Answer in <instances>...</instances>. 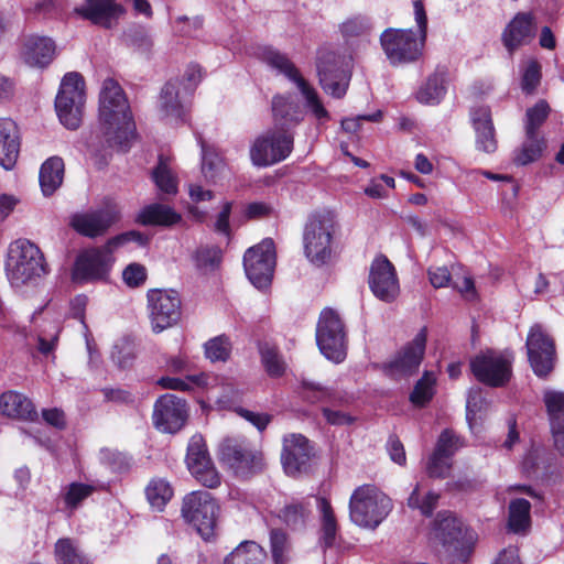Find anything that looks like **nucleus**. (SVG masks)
<instances>
[{"mask_svg": "<svg viewBox=\"0 0 564 564\" xmlns=\"http://www.w3.org/2000/svg\"><path fill=\"white\" fill-rule=\"evenodd\" d=\"M316 67L323 90L334 98H343L349 86L350 73L340 57L333 51H319Z\"/></svg>", "mask_w": 564, "mask_h": 564, "instance_id": "nucleus-16", "label": "nucleus"}, {"mask_svg": "<svg viewBox=\"0 0 564 564\" xmlns=\"http://www.w3.org/2000/svg\"><path fill=\"white\" fill-rule=\"evenodd\" d=\"M46 273V264L41 250L28 240H19L11 246L7 261V275L14 289L35 285Z\"/></svg>", "mask_w": 564, "mask_h": 564, "instance_id": "nucleus-5", "label": "nucleus"}, {"mask_svg": "<svg viewBox=\"0 0 564 564\" xmlns=\"http://www.w3.org/2000/svg\"><path fill=\"white\" fill-rule=\"evenodd\" d=\"M181 83V89L188 97L194 93L202 79L200 68L197 65H191L184 72L182 78H177Z\"/></svg>", "mask_w": 564, "mask_h": 564, "instance_id": "nucleus-63", "label": "nucleus"}, {"mask_svg": "<svg viewBox=\"0 0 564 564\" xmlns=\"http://www.w3.org/2000/svg\"><path fill=\"white\" fill-rule=\"evenodd\" d=\"M368 283L373 295L383 302L391 303L399 295L400 286L395 268L384 254L373 259Z\"/></svg>", "mask_w": 564, "mask_h": 564, "instance_id": "nucleus-21", "label": "nucleus"}, {"mask_svg": "<svg viewBox=\"0 0 564 564\" xmlns=\"http://www.w3.org/2000/svg\"><path fill=\"white\" fill-rule=\"evenodd\" d=\"M337 229L334 212L323 209L310 215L303 230V252L314 267L322 268L332 263L333 238Z\"/></svg>", "mask_w": 564, "mask_h": 564, "instance_id": "nucleus-2", "label": "nucleus"}, {"mask_svg": "<svg viewBox=\"0 0 564 564\" xmlns=\"http://www.w3.org/2000/svg\"><path fill=\"white\" fill-rule=\"evenodd\" d=\"M149 239V236L140 231L130 230L110 238L107 241V248H111L112 251H115L117 248L124 246L131 241L137 242L139 246H145L148 245Z\"/></svg>", "mask_w": 564, "mask_h": 564, "instance_id": "nucleus-62", "label": "nucleus"}, {"mask_svg": "<svg viewBox=\"0 0 564 564\" xmlns=\"http://www.w3.org/2000/svg\"><path fill=\"white\" fill-rule=\"evenodd\" d=\"M153 180L161 192L174 195L177 192V180L169 166L164 156L159 158V163L152 173Z\"/></svg>", "mask_w": 564, "mask_h": 564, "instance_id": "nucleus-48", "label": "nucleus"}, {"mask_svg": "<svg viewBox=\"0 0 564 564\" xmlns=\"http://www.w3.org/2000/svg\"><path fill=\"white\" fill-rule=\"evenodd\" d=\"M460 446L459 436L446 429L440 434L433 453L452 459Z\"/></svg>", "mask_w": 564, "mask_h": 564, "instance_id": "nucleus-56", "label": "nucleus"}, {"mask_svg": "<svg viewBox=\"0 0 564 564\" xmlns=\"http://www.w3.org/2000/svg\"><path fill=\"white\" fill-rule=\"evenodd\" d=\"M147 498L150 505L158 510L166 505L173 496V489L164 479H153L145 489Z\"/></svg>", "mask_w": 564, "mask_h": 564, "instance_id": "nucleus-50", "label": "nucleus"}, {"mask_svg": "<svg viewBox=\"0 0 564 564\" xmlns=\"http://www.w3.org/2000/svg\"><path fill=\"white\" fill-rule=\"evenodd\" d=\"M311 457L312 447L305 436L292 434L289 438L284 440L281 458L286 473H299L307 465Z\"/></svg>", "mask_w": 564, "mask_h": 564, "instance_id": "nucleus-26", "label": "nucleus"}, {"mask_svg": "<svg viewBox=\"0 0 564 564\" xmlns=\"http://www.w3.org/2000/svg\"><path fill=\"white\" fill-rule=\"evenodd\" d=\"M433 533L445 551L462 563H467L474 552L477 535L465 527L452 511L443 510L433 521Z\"/></svg>", "mask_w": 564, "mask_h": 564, "instance_id": "nucleus-4", "label": "nucleus"}, {"mask_svg": "<svg viewBox=\"0 0 564 564\" xmlns=\"http://www.w3.org/2000/svg\"><path fill=\"white\" fill-rule=\"evenodd\" d=\"M291 131L270 129L256 138L250 147V160L254 166L267 167L284 161L293 151Z\"/></svg>", "mask_w": 564, "mask_h": 564, "instance_id": "nucleus-10", "label": "nucleus"}, {"mask_svg": "<svg viewBox=\"0 0 564 564\" xmlns=\"http://www.w3.org/2000/svg\"><path fill=\"white\" fill-rule=\"evenodd\" d=\"M20 153V135L15 122L0 118V165L10 170L17 163Z\"/></svg>", "mask_w": 564, "mask_h": 564, "instance_id": "nucleus-31", "label": "nucleus"}, {"mask_svg": "<svg viewBox=\"0 0 564 564\" xmlns=\"http://www.w3.org/2000/svg\"><path fill=\"white\" fill-rule=\"evenodd\" d=\"M435 379L432 373L425 371L421 379L414 384L410 393V401L416 408H424L433 399V386Z\"/></svg>", "mask_w": 564, "mask_h": 564, "instance_id": "nucleus-49", "label": "nucleus"}, {"mask_svg": "<svg viewBox=\"0 0 564 564\" xmlns=\"http://www.w3.org/2000/svg\"><path fill=\"white\" fill-rule=\"evenodd\" d=\"M306 100V106L317 120H328L329 113L319 99L317 91L306 82L301 80L297 85Z\"/></svg>", "mask_w": 564, "mask_h": 564, "instance_id": "nucleus-52", "label": "nucleus"}, {"mask_svg": "<svg viewBox=\"0 0 564 564\" xmlns=\"http://www.w3.org/2000/svg\"><path fill=\"white\" fill-rule=\"evenodd\" d=\"M301 397L312 404H335L338 400L336 391L307 379L301 380Z\"/></svg>", "mask_w": 564, "mask_h": 564, "instance_id": "nucleus-42", "label": "nucleus"}, {"mask_svg": "<svg viewBox=\"0 0 564 564\" xmlns=\"http://www.w3.org/2000/svg\"><path fill=\"white\" fill-rule=\"evenodd\" d=\"M95 491V487L82 482H72L67 486L64 494V501L68 509H76L83 500L88 498Z\"/></svg>", "mask_w": 564, "mask_h": 564, "instance_id": "nucleus-57", "label": "nucleus"}, {"mask_svg": "<svg viewBox=\"0 0 564 564\" xmlns=\"http://www.w3.org/2000/svg\"><path fill=\"white\" fill-rule=\"evenodd\" d=\"M0 413L12 419L34 421L37 412L33 402L22 393L8 391L0 397Z\"/></svg>", "mask_w": 564, "mask_h": 564, "instance_id": "nucleus-32", "label": "nucleus"}, {"mask_svg": "<svg viewBox=\"0 0 564 564\" xmlns=\"http://www.w3.org/2000/svg\"><path fill=\"white\" fill-rule=\"evenodd\" d=\"M488 401L485 398L480 388H473L469 390L466 401V420L469 426L477 420L478 413L486 411Z\"/></svg>", "mask_w": 564, "mask_h": 564, "instance_id": "nucleus-55", "label": "nucleus"}, {"mask_svg": "<svg viewBox=\"0 0 564 564\" xmlns=\"http://www.w3.org/2000/svg\"><path fill=\"white\" fill-rule=\"evenodd\" d=\"M311 514L310 505L303 501H292L279 511V519L289 528L295 530L305 527Z\"/></svg>", "mask_w": 564, "mask_h": 564, "instance_id": "nucleus-43", "label": "nucleus"}, {"mask_svg": "<svg viewBox=\"0 0 564 564\" xmlns=\"http://www.w3.org/2000/svg\"><path fill=\"white\" fill-rule=\"evenodd\" d=\"M469 367L478 382L491 388L505 387L512 376V359L492 349L473 357Z\"/></svg>", "mask_w": 564, "mask_h": 564, "instance_id": "nucleus-12", "label": "nucleus"}, {"mask_svg": "<svg viewBox=\"0 0 564 564\" xmlns=\"http://www.w3.org/2000/svg\"><path fill=\"white\" fill-rule=\"evenodd\" d=\"M182 516L205 540L212 538V494L207 490L193 491L185 496Z\"/></svg>", "mask_w": 564, "mask_h": 564, "instance_id": "nucleus-20", "label": "nucleus"}, {"mask_svg": "<svg viewBox=\"0 0 564 564\" xmlns=\"http://www.w3.org/2000/svg\"><path fill=\"white\" fill-rule=\"evenodd\" d=\"M316 343L321 352L336 364L347 356V337L345 325L333 308H324L316 326Z\"/></svg>", "mask_w": 564, "mask_h": 564, "instance_id": "nucleus-7", "label": "nucleus"}, {"mask_svg": "<svg viewBox=\"0 0 564 564\" xmlns=\"http://www.w3.org/2000/svg\"><path fill=\"white\" fill-rule=\"evenodd\" d=\"M59 325L55 322H50L36 334V350L44 357L55 358L54 351L58 344Z\"/></svg>", "mask_w": 564, "mask_h": 564, "instance_id": "nucleus-44", "label": "nucleus"}, {"mask_svg": "<svg viewBox=\"0 0 564 564\" xmlns=\"http://www.w3.org/2000/svg\"><path fill=\"white\" fill-rule=\"evenodd\" d=\"M188 96L181 89L178 79H170L162 87L158 107L161 116L170 120H180L185 112V105Z\"/></svg>", "mask_w": 564, "mask_h": 564, "instance_id": "nucleus-27", "label": "nucleus"}, {"mask_svg": "<svg viewBox=\"0 0 564 564\" xmlns=\"http://www.w3.org/2000/svg\"><path fill=\"white\" fill-rule=\"evenodd\" d=\"M370 29L368 18L361 14L349 17L339 24V32L346 40L364 36L370 32Z\"/></svg>", "mask_w": 564, "mask_h": 564, "instance_id": "nucleus-51", "label": "nucleus"}, {"mask_svg": "<svg viewBox=\"0 0 564 564\" xmlns=\"http://www.w3.org/2000/svg\"><path fill=\"white\" fill-rule=\"evenodd\" d=\"M180 219L181 216L176 214L171 207L161 204L147 206L139 213L137 217V221L144 226H169L176 224Z\"/></svg>", "mask_w": 564, "mask_h": 564, "instance_id": "nucleus-39", "label": "nucleus"}, {"mask_svg": "<svg viewBox=\"0 0 564 564\" xmlns=\"http://www.w3.org/2000/svg\"><path fill=\"white\" fill-rule=\"evenodd\" d=\"M126 284L130 288H138L147 280V270L140 263H130L122 272Z\"/></svg>", "mask_w": 564, "mask_h": 564, "instance_id": "nucleus-64", "label": "nucleus"}, {"mask_svg": "<svg viewBox=\"0 0 564 564\" xmlns=\"http://www.w3.org/2000/svg\"><path fill=\"white\" fill-rule=\"evenodd\" d=\"M124 41L142 52H148L152 46L149 32L140 25H132L124 31Z\"/></svg>", "mask_w": 564, "mask_h": 564, "instance_id": "nucleus-58", "label": "nucleus"}, {"mask_svg": "<svg viewBox=\"0 0 564 564\" xmlns=\"http://www.w3.org/2000/svg\"><path fill=\"white\" fill-rule=\"evenodd\" d=\"M112 249L102 247L90 248L82 252L75 262L73 278L75 281L105 280L115 261Z\"/></svg>", "mask_w": 564, "mask_h": 564, "instance_id": "nucleus-19", "label": "nucleus"}, {"mask_svg": "<svg viewBox=\"0 0 564 564\" xmlns=\"http://www.w3.org/2000/svg\"><path fill=\"white\" fill-rule=\"evenodd\" d=\"M452 468V459L432 453L426 464V474L430 478L444 479Z\"/></svg>", "mask_w": 564, "mask_h": 564, "instance_id": "nucleus-60", "label": "nucleus"}, {"mask_svg": "<svg viewBox=\"0 0 564 564\" xmlns=\"http://www.w3.org/2000/svg\"><path fill=\"white\" fill-rule=\"evenodd\" d=\"M427 343V327L423 326L414 338L406 343L394 357L382 365L383 372L393 378L401 379L417 373L423 361Z\"/></svg>", "mask_w": 564, "mask_h": 564, "instance_id": "nucleus-13", "label": "nucleus"}, {"mask_svg": "<svg viewBox=\"0 0 564 564\" xmlns=\"http://www.w3.org/2000/svg\"><path fill=\"white\" fill-rule=\"evenodd\" d=\"M187 419L188 405L184 399L166 393L155 401L152 420L159 431L174 434L184 427Z\"/></svg>", "mask_w": 564, "mask_h": 564, "instance_id": "nucleus-18", "label": "nucleus"}, {"mask_svg": "<svg viewBox=\"0 0 564 564\" xmlns=\"http://www.w3.org/2000/svg\"><path fill=\"white\" fill-rule=\"evenodd\" d=\"M536 34V21L532 12H518L505 28L501 41L507 51L516 50L532 42Z\"/></svg>", "mask_w": 564, "mask_h": 564, "instance_id": "nucleus-23", "label": "nucleus"}, {"mask_svg": "<svg viewBox=\"0 0 564 564\" xmlns=\"http://www.w3.org/2000/svg\"><path fill=\"white\" fill-rule=\"evenodd\" d=\"M85 105V83L78 73H68L61 83L55 108L61 122L68 129L80 126Z\"/></svg>", "mask_w": 564, "mask_h": 564, "instance_id": "nucleus-8", "label": "nucleus"}, {"mask_svg": "<svg viewBox=\"0 0 564 564\" xmlns=\"http://www.w3.org/2000/svg\"><path fill=\"white\" fill-rule=\"evenodd\" d=\"M121 219V209L113 200H106L101 207L72 217L70 226L82 236H104Z\"/></svg>", "mask_w": 564, "mask_h": 564, "instance_id": "nucleus-17", "label": "nucleus"}, {"mask_svg": "<svg viewBox=\"0 0 564 564\" xmlns=\"http://www.w3.org/2000/svg\"><path fill=\"white\" fill-rule=\"evenodd\" d=\"M265 558L267 551L259 543L246 540L224 558L223 564H263Z\"/></svg>", "mask_w": 564, "mask_h": 564, "instance_id": "nucleus-35", "label": "nucleus"}, {"mask_svg": "<svg viewBox=\"0 0 564 564\" xmlns=\"http://www.w3.org/2000/svg\"><path fill=\"white\" fill-rule=\"evenodd\" d=\"M543 401L549 415L554 446L564 457V392L547 391Z\"/></svg>", "mask_w": 564, "mask_h": 564, "instance_id": "nucleus-28", "label": "nucleus"}, {"mask_svg": "<svg viewBox=\"0 0 564 564\" xmlns=\"http://www.w3.org/2000/svg\"><path fill=\"white\" fill-rule=\"evenodd\" d=\"M75 12L93 24L110 29L124 9L116 0H85Z\"/></svg>", "mask_w": 564, "mask_h": 564, "instance_id": "nucleus-25", "label": "nucleus"}, {"mask_svg": "<svg viewBox=\"0 0 564 564\" xmlns=\"http://www.w3.org/2000/svg\"><path fill=\"white\" fill-rule=\"evenodd\" d=\"M272 116L275 129L290 131L303 120L304 112L291 96L275 95L272 98Z\"/></svg>", "mask_w": 564, "mask_h": 564, "instance_id": "nucleus-29", "label": "nucleus"}, {"mask_svg": "<svg viewBox=\"0 0 564 564\" xmlns=\"http://www.w3.org/2000/svg\"><path fill=\"white\" fill-rule=\"evenodd\" d=\"M220 466L241 480H249L265 468L264 456L242 437H226L217 448Z\"/></svg>", "mask_w": 564, "mask_h": 564, "instance_id": "nucleus-3", "label": "nucleus"}, {"mask_svg": "<svg viewBox=\"0 0 564 564\" xmlns=\"http://www.w3.org/2000/svg\"><path fill=\"white\" fill-rule=\"evenodd\" d=\"M525 347L528 359L534 375L545 379L555 366L556 350L553 338L540 325L530 328Z\"/></svg>", "mask_w": 564, "mask_h": 564, "instance_id": "nucleus-15", "label": "nucleus"}, {"mask_svg": "<svg viewBox=\"0 0 564 564\" xmlns=\"http://www.w3.org/2000/svg\"><path fill=\"white\" fill-rule=\"evenodd\" d=\"M148 307L154 333H161L178 323L182 315V301L174 290H150Z\"/></svg>", "mask_w": 564, "mask_h": 564, "instance_id": "nucleus-14", "label": "nucleus"}, {"mask_svg": "<svg viewBox=\"0 0 564 564\" xmlns=\"http://www.w3.org/2000/svg\"><path fill=\"white\" fill-rule=\"evenodd\" d=\"M262 59L271 67L276 68L279 72L284 74L296 85H300L301 80H305L290 58L273 47L263 48Z\"/></svg>", "mask_w": 564, "mask_h": 564, "instance_id": "nucleus-40", "label": "nucleus"}, {"mask_svg": "<svg viewBox=\"0 0 564 564\" xmlns=\"http://www.w3.org/2000/svg\"><path fill=\"white\" fill-rule=\"evenodd\" d=\"M276 262L275 245L272 238H264L248 248L242 263L247 278L259 290L271 285Z\"/></svg>", "mask_w": 564, "mask_h": 564, "instance_id": "nucleus-11", "label": "nucleus"}, {"mask_svg": "<svg viewBox=\"0 0 564 564\" xmlns=\"http://www.w3.org/2000/svg\"><path fill=\"white\" fill-rule=\"evenodd\" d=\"M64 162L61 158L47 159L40 170V185L45 196H51L63 183Z\"/></svg>", "mask_w": 564, "mask_h": 564, "instance_id": "nucleus-36", "label": "nucleus"}, {"mask_svg": "<svg viewBox=\"0 0 564 564\" xmlns=\"http://www.w3.org/2000/svg\"><path fill=\"white\" fill-rule=\"evenodd\" d=\"M317 501L322 513L319 543L323 549H329L334 546L336 541L338 531L337 520L330 501L327 498L321 497Z\"/></svg>", "mask_w": 564, "mask_h": 564, "instance_id": "nucleus-37", "label": "nucleus"}, {"mask_svg": "<svg viewBox=\"0 0 564 564\" xmlns=\"http://www.w3.org/2000/svg\"><path fill=\"white\" fill-rule=\"evenodd\" d=\"M258 351L261 364L269 377L280 378L285 373L286 364L276 345L269 341H259Z\"/></svg>", "mask_w": 564, "mask_h": 564, "instance_id": "nucleus-38", "label": "nucleus"}, {"mask_svg": "<svg viewBox=\"0 0 564 564\" xmlns=\"http://www.w3.org/2000/svg\"><path fill=\"white\" fill-rule=\"evenodd\" d=\"M541 65L538 61H531L522 75L521 88L525 94H532L541 82Z\"/></svg>", "mask_w": 564, "mask_h": 564, "instance_id": "nucleus-61", "label": "nucleus"}, {"mask_svg": "<svg viewBox=\"0 0 564 564\" xmlns=\"http://www.w3.org/2000/svg\"><path fill=\"white\" fill-rule=\"evenodd\" d=\"M447 67L437 66L416 93V99L424 105H437L446 94Z\"/></svg>", "mask_w": 564, "mask_h": 564, "instance_id": "nucleus-33", "label": "nucleus"}, {"mask_svg": "<svg viewBox=\"0 0 564 564\" xmlns=\"http://www.w3.org/2000/svg\"><path fill=\"white\" fill-rule=\"evenodd\" d=\"M380 45L395 66L416 62L423 54L425 41L412 29H386L380 35Z\"/></svg>", "mask_w": 564, "mask_h": 564, "instance_id": "nucleus-9", "label": "nucleus"}, {"mask_svg": "<svg viewBox=\"0 0 564 564\" xmlns=\"http://www.w3.org/2000/svg\"><path fill=\"white\" fill-rule=\"evenodd\" d=\"M469 119L476 134V149L487 154L495 153L498 149V140L490 107L487 105L471 107Z\"/></svg>", "mask_w": 564, "mask_h": 564, "instance_id": "nucleus-22", "label": "nucleus"}, {"mask_svg": "<svg viewBox=\"0 0 564 564\" xmlns=\"http://www.w3.org/2000/svg\"><path fill=\"white\" fill-rule=\"evenodd\" d=\"M55 554L58 564H90L70 539H59L55 544Z\"/></svg>", "mask_w": 564, "mask_h": 564, "instance_id": "nucleus-46", "label": "nucleus"}, {"mask_svg": "<svg viewBox=\"0 0 564 564\" xmlns=\"http://www.w3.org/2000/svg\"><path fill=\"white\" fill-rule=\"evenodd\" d=\"M551 112L546 100L540 99L525 111L524 134H541L540 128L545 123Z\"/></svg>", "mask_w": 564, "mask_h": 564, "instance_id": "nucleus-45", "label": "nucleus"}, {"mask_svg": "<svg viewBox=\"0 0 564 564\" xmlns=\"http://www.w3.org/2000/svg\"><path fill=\"white\" fill-rule=\"evenodd\" d=\"M391 510V499L375 485L357 487L349 499L350 519L362 528L376 529Z\"/></svg>", "mask_w": 564, "mask_h": 564, "instance_id": "nucleus-6", "label": "nucleus"}, {"mask_svg": "<svg viewBox=\"0 0 564 564\" xmlns=\"http://www.w3.org/2000/svg\"><path fill=\"white\" fill-rule=\"evenodd\" d=\"M531 503L524 498H517L510 501L508 528L513 533H522L531 522Z\"/></svg>", "mask_w": 564, "mask_h": 564, "instance_id": "nucleus-41", "label": "nucleus"}, {"mask_svg": "<svg viewBox=\"0 0 564 564\" xmlns=\"http://www.w3.org/2000/svg\"><path fill=\"white\" fill-rule=\"evenodd\" d=\"M55 55V43L46 36L30 35L23 41L21 57L30 66L45 67Z\"/></svg>", "mask_w": 564, "mask_h": 564, "instance_id": "nucleus-30", "label": "nucleus"}, {"mask_svg": "<svg viewBox=\"0 0 564 564\" xmlns=\"http://www.w3.org/2000/svg\"><path fill=\"white\" fill-rule=\"evenodd\" d=\"M186 465L192 476L207 488H212V459L206 440L200 434L191 437Z\"/></svg>", "mask_w": 564, "mask_h": 564, "instance_id": "nucleus-24", "label": "nucleus"}, {"mask_svg": "<svg viewBox=\"0 0 564 564\" xmlns=\"http://www.w3.org/2000/svg\"><path fill=\"white\" fill-rule=\"evenodd\" d=\"M441 495L435 491H429L422 498L421 506L417 505V487H414L410 494L406 505L412 510H419L422 516L430 518L438 505Z\"/></svg>", "mask_w": 564, "mask_h": 564, "instance_id": "nucleus-54", "label": "nucleus"}, {"mask_svg": "<svg viewBox=\"0 0 564 564\" xmlns=\"http://www.w3.org/2000/svg\"><path fill=\"white\" fill-rule=\"evenodd\" d=\"M99 120L110 147L126 151L135 135V124L128 98L112 78H106L99 94Z\"/></svg>", "mask_w": 564, "mask_h": 564, "instance_id": "nucleus-1", "label": "nucleus"}, {"mask_svg": "<svg viewBox=\"0 0 564 564\" xmlns=\"http://www.w3.org/2000/svg\"><path fill=\"white\" fill-rule=\"evenodd\" d=\"M111 358L121 369L132 366L135 359L134 346L128 340H121L113 346Z\"/></svg>", "mask_w": 564, "mask_h": 564, "instance_id": "nucleus-59", "label": "nucleus"}, {"mask_svg": "<svg viewBox=\"0 0 564 564\" xmlns=\"http://www.w3.org/2000/svg\"><path fill=\"white\" fill-rule=\"evenodd\" d=\"M242 391L237 389L232 382H225L221 384V391L217 397L216 404L218 409L237 412L242 402Z\"/></svg>", "mask_w": 564, "mask_h": 564, "instance_id": "nucleus-53", "label": "nucleus"}, {"mask_svg": "<svg viewBox=\"0 0 564 564\" xmlns=\"http://www.w3.org/2000/svg\"><path fill=\"white\" fill-rule=\"evenodd\" d=\"M547 148L543 134H525L520 148L514 150L512 161L517 166H525L539 161Z\"/></svg>", "mask_w": 564, "mask_h": 564, "instance_id": "nucleus-34", "label": "nucleus"}, {"mask_svg": "<svg viewBox=\"0 0 564 564\" xmlns=\"http://www.w3.org/2000/svg\"><path fill=\"white\" fill-rule=\"evenodd\" d=\"M270 551L274 564H288L290 561L291 543L283 530L270 531Z\"/></svg>", "mask_w": 564, "mask_h": 564, "instance_id": "nucleus-47", "label": "nucleus"}]
</instances>
